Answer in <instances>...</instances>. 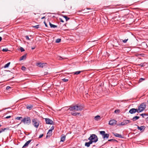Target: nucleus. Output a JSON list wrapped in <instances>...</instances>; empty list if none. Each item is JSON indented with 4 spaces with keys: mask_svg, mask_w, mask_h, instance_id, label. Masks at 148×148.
<instances>
[{
    "mask_svg": "<svg viewBox=\"0 0 148 148\" xmlns=\"http://www.w3.org/2000/svg\"><path fill=\"white\" fill-rule=\"evenodd\" d=\"M68 110L70 111H81L83 109V107L81 105H76L73 106H70Z\"/></svg>",
    "mask_w": 148,
    "mask_h": 148,
    "instance_id": "nucleus-1",
    "label": "nucleus"
},
{
    "mask_svg": "<svg viewBox=\"0 0 148 148\" xmlns=\"http://www.w3.org/2000/svg\"><path fill=\"white\" fill-rule=\"evenodd\" d=\"M88 140L93 143H96L98 141L97 136L95 134L90 135V137L88 138Z\"/></svg>",
    "mask_w": 148,
    "mask_h": 148,
    "instance_id": "nucleus-2",
    "label": "nucleus"
},
{
    "mask_svg": "<svg viewBox=\"0 0 148 148\" xmlns=\"http://www.w3.org/2000/svg\"><path fill=\"white\" fill-rule=\"evenodd\" d=\"M146 107V103H142L138 107V110L139 113L143 111L145 108Z\"/></svg>",
    "mask_w": 148,
    "mask_h": 148,
    "instance_id": "nucleus-3",
    "label": "nucleus"
},
{
    "mask_svg": "<svg viewBox=\"0 0 148 148\" xmlns=\"http://www.w3.org/2000/svg\"><path fill=\"white\" fill-rule=\"evenodd\" d=\"M21 122H23L24 124L29 125L31 123V119L29 117L26 116L21 120Z\"/></svg>",
    "mask_w": 148,
    "mask_h": 148,
    "instance_id": "nucleus-4",
    "label": "nucleus"
},
{
    "mask_svg": "<svg viewBox=\"0 0 148 148\" xmlns=\"http://www.w3.org/2000/svg\"><path fill=\"white\" fill-rule=\"evenodd\" d=\"M33 125L36 128H38L39 125V121L36 118H34L32 120Z\"/></svg>",
    "mask_w": 148,
    "mask_h": 148,
    "instance_id": "nucleus-5",
    "label": "nucleus"
},
{
    "mask_svg": "<svg viewBox=\"0 0 148 148\" xmlns=\"http://www.w3.org/2000/svg\"><path fill=\"white\" fill-rule=\"evenodd\" d=\"M131 122L130 120H124L121 123L119 124L118 125L119 126L121 125H127V124Z\"/></svg>",
    "mask_w": 148,
    "mask_h": 148,
    "instance_id": "nucleus-6",
    "label": "nucleus"
},
{
    "mask_svg": "<svg viewBox=\"0 0 148 148\" xmlns=\"http://www.w3.org/2000/svg\"><path fill=\"white\" fill-rule=\"evenodd\" d=\"M45 119L46 124L50 125L53 124V121L51 119L49 118H45Z\"/></svg>",
    "mask_w": 148,
    "mask_h": 148,
    "instance_id": "nucleus-7",
    "label": "nucleus"
},
{
    "mask_svg": "<svg viewBox=\"0 0 148 148\" xmlns=\"http://www.w3.org/2000/svg\"><path fill=\"white\" fill-rule=\"evenodd\" d=\"M136 112L138 113H139L137 109H135L134 108H132L130 109L129 111V112L131 114L135 113Z\"/></svg>",
    "mask_w": 148,
    "mask_h": 148,
    "instance_id": "nucleus-8",
    "label": "nucleus"
},
{
    "mask_svg": "<svg viewBox=\"0 0 148 148\" xmlns=\"http://www.w3.org/2000/svg\"><path fill=\"white\" fill-rule=\"evenodd\" d=\"M117 121L114 119L110 120L109 122V124L110 125H114L116 124Z\"/></svg>",
    "mask_w": 148,
    "mask_h": 148,
    "instance_id": "nucleus-9",
    "label": "nucleus"
},
{
    "mask_svg": "<svg viewBox=\"0 0 148 148\" xmlns=\"http://www.w3.org/2000/svg\"><path fill=\"white\" fill-rule=\"evenodd\" d=\"M114 135L116 137H118L121 138H123V137L122 136L121 134H119L116 133H113Z\"/></svg>",
    "mask_w": 148,
    "mask_h": 148,
    "instance_id": "nucleus-10",
    "label": "nucleus"
},
{
    "mask_svg": "<svg viewBox=\"0 0 148 148\" xmlns=\"http://www.w3.org/2000/svg\"><path fill=\"white\" fill-rule=\"evenodd\" d=\"M26 108L27 109L31 110L32 109L33 107V105H27L26 106Z\"/></svg>",
    "mask_w": 148,
    "mask_h": 148,
    "instance_id": "nucleus-11",
    "label": "nucleus"
},
{
    "mask_svg": "<svg viewBox=\"0 0 148 148\" xmlns=\"http://www.w3.org/2000/svg\"><path fill=\"white\" fill-rule=\"evenodd\" d=\"M65 139V136L64 134H62L61 137L60 141L64 142Z\"/></svg>",
    "mask_w": 148,
    "mask_h": 148,
    "instance_id": "nucleus-12",
    "label": "nucleus"
},
{
    "mask_svg": "<svg viewBox=\"0 0 148 148\" xmlns=\"http://www.w3.org/2000/svg\"><path fill=\"white\" fill-rule=\"evenodd\" d=\"M32 141V140H29L24 145L23 147V148L27 146Z\"/></svg>",
    "mask_w": 148,
    "mask_h": 148,
    "instance_id": "nucleus-13",
    "label": "nucleus"
},
{
    "mask_svg": "<svg viewBox=\"0 0 148 148\" xmlns=\"http://www.w3.org/2000/svg\"><path fill=\"white\" fill-rule=\"evenodd\" d=\"M46 64V63H37V65L39 66L40 67H43L45 66V64Z\"/></svg>",
    "mask_w": 148,
    "mask_h": 148,
    "instance_id": "nucleus-14",
    "label": "nucleus"
},
{
    "mask_svg": "<svg viewBox=\"0 0 148 148\" xmlns=\"http://www.w3.org/2000/svg\"><path fill=\"white\" fill-rule=\"evenodd\" d=\"M92 143V141H90L88 142H86L85 144V146L88 147H89L90 146V144Z\"/></svg>",
    "mask_w": 148,
    "mask_h": 148,
    "instance_id": "nucleus-15",
    "label": "nucleus"
},
{
    "mask_svg": "<svg viewBox=\"0 0 148 148\" xmlns=\"http://www.w3.org/2000/svg\"><path fill=\"white\" fill-rule=\"evenodd\" d=\"M137 128L140 131H141L142 130H144L145 129V127L144 126H142L140 127L138 126Z\"/></svg>",
    "mask_w": 148,
    "mask_h": 148,
    "instance_id": "nucleus-16",
    "label": "nucleus"
},
{
    "mask_svg": "<svg viewBox=\"0 0 148 148\" xmlns=\"http://www.w3.org/2000/svg\"><path fill=\"white\" fill-rule=\"evenodd\" d=\"M52 131H51L50 130H49V131L47 134V136L46 137H47L48 136H51L52 135Z\"/></svg>",
    "mask_w": 148,
    "mask_h": 148,
    "instance_id": "nucleus-17",
    "label": "nucleus"
},
{
    "mask_svg": "<svg viewBox=\"0 0 148 148\" xmlns=\"http://www.w3.org/2000/svg\"><path fill=\"white\" fill-rule=\"evenodd\" d=\"M140 117L139 116H136L134 117L132 119L133 121H135L136 120H138V119Z\"/></svg>",
    "mask_w": 148,
    "mask_h": 148,
    "instance_id": "nucleus-18",
    "label": "nucleus"
},
{
    "mask_svg": "<svg viewBox=\"0 0 148 148\" xmlns=\"http://www.w3.org/2000/svg\"><path fill=\"white\" fill-rule=\"evenodd\" d=\"M146 64L145 62L142 63L140 64H138L137 65L138 66H140L142 67H144L145 66V65Z\"/></svg>",
    "mask_w": 148,
    "mask_h": 148,
    "instance_id": "nucleus-19",
    "label": "nucleus"
},
{
    "mask_svg": "<svg viewBox=\"0 0 148 148\" xmlns=\"http://www.w3.org/2000/svg\"><path fill=\"white\" fill-rule=\"evenodd\" d=\"M26 58V55H24L21 57L20 59V60L21 61L22 60H23L25 59Z\"/></svg>",
    "mask_w": 148,
    "mask_h": 148,
    "instance_id": "nucleus-20",
    "label": "nucleus"
},
{
    "mask_svg": "<svg viewBox=\"0 0 148 148\" xmlns=\"http://www.w3.org/2000/svg\"><path fill=\"white\" fill-rule=\"evenodd\" d=\"M109 136V134H105L103 136V138H108Z\"/></svg>",
    "mask_w": 148,
    "mask_h": 148,
    "instance_id": "nucleus-21",
    "label": "nucleus"
},
{
    "mask_svg": "<svg viewBox=\"0 0 148 148\" xmlns=\"http://www.w3.org/2000/svg\"><path fill=\"white\" fill-rule=\"evenodd\" d=\"M49 25L50 27L51 28H55L57 27V26L56 25H53L50 22H49Z\"/></svg>",
    "mask_w": 148,
    "mask_h": 148,
    "instance_id": "nucleus-22",
    "label": "nucleus"
},
{
    "mask_svg": "<svg viewBox=\"0 0 148 148\" xmlns=\"http://www.w3.org/2000/svg\"><path fill=\"white\" fill-rule=\"evenodd\" d=\"M95 120L96 121H98L100 119V117L99 116L97 115L95 116Z\"/></svg>",
    "mask_w": 148,
    "mask_h": 148,
    "instance_id": "nucleus-23",
    "label": "nucleus"
},
{
    "mask_svg": "<svg viewBox=\"0 0 148 148\" xmlns=\"http://www.w3.org/2000/svg\"><path fill=\"white\" fill-rule=\"evenodd\" d=\"M10 64V62H9L7 64H5V66H4V68H5L8 67L9 66Z\"/></svg>",
    "mask_w": 148,
    "mask_h": 148,
    "instance_id": "nucleus-24",
    "label": "nucleus"
},
{
    "mask_svg": "<svg viewBox=\"0 0 148 148\" xmlns=\"http://www.w3.org/2000/svg\"><path fill=\"white\" fill-rule=\"evenodd\" d=\"M81 72V71H78L75 72H73V73L74 75H78Z\"/></svg>",
    "mask_w": 148,
    "mask_h": 148,
    "instance_id": "nucleus-25",
    "label": "nucleus"
},
{
    "mask_svg": "<svg viewBox=\"0 0 148 148\" xmlns=\"http://www.w3.org/2000/svg\"><path fill=\"white\" fill-rule=\"evenodd\" d=\"M8 129V128H4L2 129H1V130H0V133L4 132L5 130Z\"/></svg>",
    "mask_w": 148,
    "mask_h": 148,
    "instance_id": "nucleus-26",
    "label": "nucleus"
},
{
    "mask_svg": "<svg viewBox=\"0 0 148 148\" xmlns=\"http://www.w3.org/2000/svg\"><path fill=\"white\" fill-rule=\"evenodd\" d=\"M39 27H40V25H35V26H32L33 27L37 29L39 28Z\"/></svg>",
    "mask_w": 148,
    "mask_h": 148,
    "instance_id": "nucleus-27",
    "label": "nucleus"
},
{
    "mask_svg": "<svg viewBox=\"0 0 148 148\" xmlns=\"http://www.w3.org/2000/svg\"><path fill=\"white\" fill-rule=\"evenodd\" d=\"M100 133L103 136L105 134V132L104 131H101L100 132Z\"/></svg>",
    "mask_w": 148,
    "mask_h": 148,
    "instance_id": "nucleus-28",
    "label": "nucleus"
},
{
    "mask_svg": "<svg viewBox=\"0 0 148 148\" xmlns=\"http://www.w3.org/2000/svg\"><path fill=\"white\" fill-rule=\"evenodd\" d=\"M63 17L65 18L66 21H67L69 19V18L67 17L66 16L64 15Z\"/></svg>",
    "mask_w": 148,
    "mask_h": 148,
    "instance_id": "nucleus-29",
    "label": "nucleus"
},
{
    "mask_svg": "<svg viewBox=\"0 0 148 148\" xmlns=\"http://www.w3.org/2000/svg\"><path fill=\"white\" fill-rule=\"evenodd\" d=\"M21 69L22 70L25 71L26 70V68L24 66H22L21 67Z\"/></svg>",
    "mask_w": 148,
    "mask_h": 148,
    "instance_id": "nucleus-30",
    "label": "nucleus"
},
{
    "mask_svg": "<svg viewBox=\"0 0 148 148\" xmlns=\"http://www.w3.org/2000/svg\"><path fill=\"white\" fill-rule=\"evenodd\" d=\"M61 39L60 38H58L56 40V42L57 43H59L61 41Z\"/></svg>",
    "mask_w": 148,
    "mask_h": 148,
    "instance_id": "nucleus-31",
    "label": "nucleus"
},
{
    "mask_svg": "<svg viewBox=\"0 0 148 148\" xmlns=\"http://www.w3.org/2000/svg\"><path fill=\"white\" fill-rule=\"evenodd\" d=\"M22 118V117H17L15 118V119L18 120H21Z\"/></svg>",
    "mask_w": 148,
    "mask_h": 148,
    "instance_id": "nucleus-32",
    "label": "nucleus"
},
{
    "mask_svg": "<svg viewBox=\"0 0 148 148\" xmlns=\"http://www.w3.org/2000/svg\"><path fill=\"white\" fill-rule=\"evenodd\" d=\"M115 141L116 142H117V141L116 140H115V139H109V140H108V141Z\"/></svg>",
    "mask_w": 148,
    "mask_h": 148,
    "instance_id": "nucleus-33",
    "label": "nucleus"
},
{
    "mask_svg": "<svg viewBox=\"0 0 148 148\" xmlns=\"http://www.w3.org/2000/svg\"><path fill=\"white\" fill-rule=\"evenodd\" d=\"M2 51L4 52H7L8 51V50L7 48H5L3 49L2 50Z\"/></svg>",
    "mask_w": 148,
    "mask_h": 148,
    "instance_id": "nucleus-34",
    "label": "nucleus"
},
{
    "mask_svg": "<svg viewBox=\"0 0 148 148\" xmlns=\"http://www.w3.org/2000/svg\"><path fill=\"white\" fill-rule=\"evenodd\" d=\"M140 115L141 116H142L143 117H144V116H148L146 114H140Z\"/></svg>",
    "mask_w": 148,
    "mask_h": 148,
    "instance_id": "nucleus-35",
    "label": "nucleus"
},
{
    "mask_svg": "<svg viewBox=\"0 0 148 148\" xmlns=\"http://www.w3.org/2000/svg\"><path fill=\"white\" fill-rule=\"evenodd\" d=\"M145 80V79L142 78H141L139 79V81L140 82H141L143 81L144 80Z\"/></svg>",
    "mask_w": 148,
    "mask_h": 148,
    "instance_id": "nucleus-36",
    "label": "nucleus"
},
{
    "mask_svg": "<svg viewBox=\"0 0 148 148\" xmlns=\"http://www.w3.org/2000/svg\"><path fill=\"white\" fill-rule=\"evenodd\" d=\"M128 40V39H125L124 40H123L122 41L123 43H125L127 42V41Z\"/></svg>",
    "mask_w": 148,
    "mask_h": 148,
    "instance_id": "nucleus-37",
    "label": "nucleus"
},
{
    "mask_svg": "<svg viewBox=\"0 0 148 148\" xmlns=\"http://www.w3.org/2000/svg\"><path fill=\"white\" fill-rule=\"evenodd\" d=\"M54 127L53 126H52L51 128L49 130L52 131L53 130H54Z\"/></svg>",
    "mask_w": 148,
    "mask_h": 148,
    "instance_id": "nucleus-38",
    "label": "nucleus"
},
{
    "mask_svg": "<svg viewBox=\"0 0 148 148\" xmlns=\"http://www.w3.org/2000/svg\"><path fill=\"white\" fill-rule=\"evenodd\" d=\"M62 80L64 82H67L68 80V79H66L65 78H64L62 79Z\"/></svg>",
    "mask_w": 148,
    "mask_h": 148,
    "instance_id": "nucleus-39",
    "label": "nucleus"
},
{
    "mask_svg": "<svg viewBox=\"0 0 148 148\" xmlns=\"http://www.w3.org/2000/svg\"><path fill=\"white\" fill-rule=\"evenodd\" d=\"M120 111L119 110H116L114 111V112L116 113H119Z\"/></svg>",
    "mask_w": 148,
    "mask_h": 148,
    "instance_id": "nucleus-40",
    "label": "nucleus"
},
{
    "mask_svg": "<svg viewBox=\"0 0 148 148\" xmlns=\"http://www.w3.org/2000/svg\"><path fill=\"white\" fill-rule=\"evenodd\" d=\"M71 114L72 115H73V116H75L76 115V112H75V113L71 112Z\"/></svg>",
    "mask_w": 148,
    "mask_h": 148,
    "instance_id": "nucleus-41",
    "label": "nucleus"
},
{
    "mask_svg": "<svg viewBox=\"0 0 148 148\" xmlns=\"http://www.w3.org/2000/svg\"><path fill=\"white\" fill-rule=\"evenodd\" d=\"M20 50L21 52H23L25 51V49L21 47L20 48Z\"/></svg>",
    "mask_w": 148,
    "mask_h": 148,
    "instance_id": "nucleus-42",
    "label": "nucleus"
},
{
    "mask_svg": "<svg viewBox=\"0 0 148 148\" xmlns=\"http://www.w3.org/2000/svg\"><path fill=\"white\" fill-rule=\"evenodd\" d=\"M27 40H30V39L29 38L28 36H25Z\"/></svg>",
    "mask_w": 148,
    "mask_h": 148,
    "instance_id": "nucleus-43",
    "label": "nucleus"
},
{
    "mask_svg": "<svg viewBox=\"0 0 148 148\" xmlns=\"http://www.w3.org/2000/svg\"><path fill=\"white\" fill-rule=\"evenodd\" d=\"M58 59V60H62V59H63L60 56H59V57H58L57 58Z\"/></svg>",
    "mask_w": 148,
    "mask_h": 148,
    "instance_id": "nucleus-44",
    "label": "nucleus"
},
{
    "mask_svg": "<svg viewBox=\"0 0 148 148\" xmlns=\"http://www.w3.org/2000/svg\"><path fill=\"white\" fill-rule=\"evenodd\" d=\"M10 88H11V87L10 86H8L6 87V89L8 90Z\"/></svg>",
    "mask_w": 148,
    "mask_h": 148,
    "instance_id": "nucleus-45",
    "label": "nucleus"
},
{
    "mask_svg": "<svg viewBox=\"0 0 148 148\" xmlns=\"http://www.w3.org/2000/svg\"><path fill=\"white\" fill-rule=\"evenodd\" d=\"M11 117V116H8L6 117H5V119H9V118H10Z\"/></svg>",
    "mask_w": 148,
    "mask_h": 148,
    "instance_id": "nucleus-46",
    "label": "nucleus"
},
{
    "mask_svg": "<svg viewBox=\"0 0 148 148\" xmlns=\"http://www.w3.org/2000/svg\"><path fill=\"white\" fill-rule=\"evenodd\" d=\"M43 136V134L40 135L39 136V138H42V137Z\"/></svg>",
    "mask_w": 148,
    "mask_h": 148,
    "instance_id": "nucleus-47",
    "label": "nucleus"
},
{
    "mask_svg": "<svg viewBox=\"0 0 148 148\" xmlns=\"http://www.w3.org/2000/svg\"><path fill=\"white\" fill-rule=\"evenodd\" d=\"M44 23L45 24V26H46V27H48V26H47V23H46L45 21H44Z\"/></svg>",
    "mask_w": 148,
    "mask_h": 148,
    "instance_id": "nucleus-48",
    "label": "nucleus"
},
{
    "mask_svg": "<svg viewBox=\"0 0 148 148\" xmlns=\"http://www.w3.org/2000/svg\"><path fill=\"white\" fill-rule=\"evenodd\" d=\"M48 72H45L44 73V75H46L48 73Z\"/></svg>",
    "mask_w": 148,
    "mask_h": 148,
    "instance_id": "nucleus-49",
    "label": "nucleus"
},
{
    "mask_svg": "<svg viewBox=\"0 0 148 148\" xmlns=\"http://www.w3.org/2000/svg\"><path fill=\"white\" fill-rule=\"evenodd\" d=\"M60 21L62 22H64V21H63V20L62 19H60Z\"/></svg>",
    "mask_w": 148,
    "mask_h": 148,
    "instance_id": "nucleus-50",
    "label": "nucleus"
},
{
    "mask_svg": "<svg viewBox=\"0 0 148 148\" xmlns=\"http://www.w3.org/2000/svg\"><path fill=\"white\" fill-rule=\"evenodd\" d=\"M76 115H79L80 114V113H78V112H76Z\"/></svg>",
    "mask_w": 148,
    "mask_h": 148,
    "instance_id": "nucleus-51",
    "label": "nucleus"
},
{
    "mask_svg": "<svg viewBox=\"0 0 148 148\" xmlns=\"http://www.w3.org/2000/svg\"><path fill=\"white\" fill-rule=\"evenodd\" d=\"M2 40V38L0 36V42L1 40Z\"/></svg>",
    "mask_w": 148,
    "mask_h": 148,
    "instance_id": "nucleus-52",
    "label": "nucleus"
},
{
    "mask_svg": "<svg viewBox=\"0 0 148 148\" xmlns=\"http://www.w3.org/2000/svg\"><path fill=\"white\" fill-rule=\"evenodd\" d=\"M35 47H32V50H33V49H35Z\"/></svg>",
    "mask_w": 148,
    "mask_h": 148,
    "instance_id": "nucleus-53",
    "label": "nucleus"
},
{
    "mask_svg": "<svg viewBox=\"0 0 148 148\" xmlns=\"http://www.w3.org/2000/svg\"><path fill=\"white\" fill-rule=\"evenodd\" d=\"M45 18V16H43V17H42V18L41 19H44V18Z\"/></svg>",
    "mask_w": 148,
    "mask_h": 148,
    "instance_id": "nucleus-54",
    "label": "nucleus"
},
{
    "mask_svg": "<svg viewBox=\"0 0 148 148\" xmlns=\"http://www.w3.org/2000/svg\"><path fill=\"white\" fill-rule=\"evenodd\" d=\"M146 118L147 119V120H148V117H147Z\"/></svg>",
    "mask_w": 148,
    "mask_h": 148,
    "instance_id": "nucleus-55",
    "label": "nucleus"
},
{
    "mask_svg": "<svg viewBox=\"0 0 148 148\" xmlns=\"http://www.w3.org/2000/svg\"><path fill=\"white\" fill-rule=\"evenodd\" d=\"M1 126V124L0 123V127Z\"/></svg>",
    "mask_w": 148,
    "mask_h": 148,
    "instance_id": "nucleus-56",
    "label": "nucleus"
}]
</instances>
